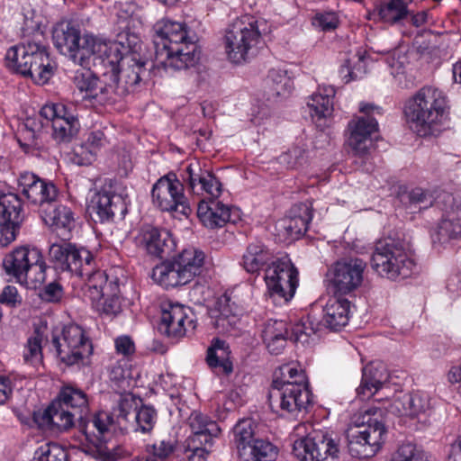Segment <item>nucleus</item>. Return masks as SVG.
Here are the masks:
<instances>
[{
    "label": "nucleus",
    "instance_id": "obj_18",
    "mask_svg": "<svg viewBox=\"0 0 461 461\" xmlns=\"http://www.w3.org/2000/svg\"><path fill=\"white\" fill-rule=\"evenodd\" d=\"M189 425L194 436L189 438L188 446L184 450V458L186 461H204L208 451L198 447L196 442L211 444L212 437H217L221 429L215 421L198 412L190 415Z\"/></svg>",
    "mask_w": 461,
    "mask_h": 461
},
{
    "label": "nucleus",
    "instance_id": "obj_6",
    "mask_svg": "<svg viewBox=\"0 0 461 461\" xmlns=\"http://www.w3.org/2000/svg\"><path fill=\"white\" fill-rule=\"evenodd\" d=\"M447 109V97L437 88L425 86L408 100L404 114L410 128L420 136L431 134L432 127L441 122Z\"/></svg>",
    "mask_w": 461,
    "mask_h": 461
},
{
    "label": "nucleus",
    "instance_id": "obj_21",
    "mask_svg": "<svg viewBox=\"0 0 461 461\" xmlns=\"http://www.w3.org/2000/svg\"><path fill=\"white\" fill-rule=\"evenodd\" d=\"M87 211L95 221L104 223L112 221L116 212L123 213L126 207L123 197L117 194L116 188L105 185L93 195Z\"/></svg>",
    "mask_w": 461,
    "mask_h": 461
},
{
    "label": "nucleus",
    "instance_id": "obj_54",
    "mask_svg": "<svg viewBox=\"0 0 461 461\" xmlns=\"http://www.w3.org/2000/svg\"><path fill=\"white\" fill-rule=\"evenodd\" d=\"M253 461H274L277 455L278 449L270 441L259 438L255 442Z\"/></svg>",
    "mask_w": 461,
    "mask_h": 461
},
{
    "label": "nucleus",
    "instance_id": "obj_50",
    "mask_svg": "<svg viewBox=\"0 0 461 461\" xmlns=\"http://www.w3.org/2000/svg\"><path fill=\"white\" fill-rule=\"evenodd\" d=\"M365 59L366 53L357 51L344 60V63L340 68V74L342 75L346 83L355 79L357 77V71H365Z\"/></svg>",
    "mask_w": 461,
    "mask_h": 461
},
{
    "label": "nucleus",
    "instance_id": "obj_59",
    "mask_svg": "<svg viewBox=\"0 0 461 461\" xmlns=\"http://www.w3.org/2000/svg\"><path fill=\"white\" fill-rule=\"evenodd\" d=\"M152 456L154 459L165 460L175 450V441L162 439L158 443L151 446Z\"/></svg>",
    "mask_w": 461,
    "mask_h": 461
},
{
    "label": "nucleus",
    "instance_id": "obj_11",
    "mask_svg": "<svg viewBox=\"0 0 461 461\" xmlns=\"http://www.w3.org/2000/svg\"><path fill=\"white\" fill-rule=\"evenodd\" d=\"M50 342L58 357L68 366L77 364L93 353L91 341L77 324H68L60 330H54Z\"/></svg>",
    "mask_w": 461,
    "mask_h": 461
},
{
    "label": "nucleus",
    "instance_id": "obj_32",
    "mask_svg": "<svg viewBox=\"0 0 461 461\" xmlns=\"http://www.w3.org/2000/svg\"><path fill=\"white\" fill-rule=\"evenodd\" d=\"M56 401L78 415L80 431L82 432V427L90 422V420L86 421L84 420L89 411V402L86 393L78 387L65 385L60 389Z\"/></svg>",
    "mask_w": 461,
    "mask_h": 461
},
{
    "label": "nucleus",
    "instance_id": "obj_39",
    "mask_svg": "<svg viewBox=\"0 0 461 461\" xmlns=\"http://www.w3.org/2000/svg\"><path fill=\"white\" fill-rule=\"evenodd\" d=\"M273 258V254L262 242L255 241L247 247L241 264L247 272L255 274L264 267L270 266Z\"/></svg>",
    "mask_w": 461,
    "mask_h": 461
},
{
    "label": "nucleus",
    "instance_id": "obj_7",
    "mask_svg": "<svg viewBox=\"0 0 461 461\" xmlns=\"http://www.w3.org/2000/svg\"><path fill=\"white\" fill-rule=\"evenodd\" d=\"M5 59L9 68L31 77L39 85L47 83L54 73L46 46L36 41L10 48Z\"/></svg>",
    "mask_w": 461,
    "mask_h": 461
},
{
    "label": "nucleus",
    "instance_id": "obj_58",
    "mask_svg": "<svg viewBox=\"0 0 461 461\" xmlns=\"http://www.w3.org/2000/svg\"><path fill=\"white\" fill-rule=\"evenodd\" d=\"M63 295V287L57 281L48 284L41 293V299L49 303H59L61 301Z\"/></svg>",
    "mask_w": 461,
    "mask_h": 461
},
{
    "label": "nucleus",
    "instance_id": "obj_8",
    "mask_svg": "<svg viewBox=\"0 0 461 461\" xmlns=\"http://www.w3.org/2000/svg\"><path fill=\"white\" fill-rule=\"evenodd\" d=\"M204 259L202 250L185 249L172 259L155 267L152 279L166 288L185 285L202 273Z\"/></svg>",
    "mask_w": 461,
    "mask_h": 461
},
{
    "label": "nucleus",
    "instance_id": "obj_42",
    "mask_svg": "<svg viewBox=\"0 0 461 461\" xmlns=\"http://www.w3.org/2000/svg\"><path fill=\"white\" fill-rule=\"evenodd\" d=\"M94 261L91 264L92 269L85 267V272L89 271V274H84L83 276H87L86 295L89 297L92 302L101 300L104 295H108L110 291L107 276L103 271H94Z\"/></svg>",
    "mask_w": 461,
    "mask_h": 461
},
{
    "label": "nucleus",
    "instance_id": "obj_44",
    "mask_svg": "<svg viewBox=\"0 0 461 461\" xmlns=\"http://www.w3.org/2000/svg\"><path fill=\"white\" fill-rule=\"evenodd\" d=\"M157 420L156 410L148 405L138 406L133 420L131 421L130 431L149 433Z\"/></svg>",
    "mask_w": 461,
    "mask_h": 461
},
{
    "label": "nucleus",
    "instance_id": "obj_63",
    "mask_svg": "<svg viewBox=\"0 0 461 461\" xmlns=\"http://www.w3.org/2000/svg\"><path fill=\"white\" fill-rule=\"evenodd\" d=\"M294 334L296 336V340L301 341L303 343L307 342L308 339L315 334V330L312 327V323L309 322V325L306 323L296 325L294 329Z\"/></svg>",
    "mask_w": 461,
    "mask_h": 461
},
{
    "label": "nucleus",
    "instance_id": "obj_57",
    "mask_svg": "<svg viewBox=\"0 0 461 461\" xmlns=\"http://www.w3.org/2000/svg\"><path fill=\"white\" fill-rule=\"evenodd\" d=\"M411 206H418L419 209L428 208L433 203V197L429 192L415 187L406 194L405 196Z\"/></svg>",
    "mask_w": 461,
    "mask_h": 461
},
{
    "label": "nucleus",
    "instance_id": "obj_53",
    "mask_svg": "<svg viewBox=\"0 0 461 461\" xmlns=\"http://www.w3.org/2000/svg\"><path fill=\"white\" fill-rule=\"evenodd\" d=\"M32 461H68V453L58 444H47L36 451Z\"/></svg>",
    "mask_w": 461,
    "mask_h": 461
},
{
    "label": "nucleus",
    "instance_id": "obj_46",
    "mask_svg": "<svg viewBox=\"0 0 461 461\" xmlns=\"http://www.w3.org/2000/svg\"><path fill=\"white\" fill-rule=\"evenodd\" d=\"M110 291L101 300L95 301L97 310L105 315L113 316L121 312L119 285L117 281L109 282Z\"/></svg>",
    "mask_w": 461,
    "mask_h": 461
},
{
    "label": "nucleus",
    "instance_id": "obj_10",
    "mask_svg": "<svg viewBox=\"0 0 461 461\" xmlns=\"http://www.w3.org/2000/svg\"><path fill=\"white\" fill-rule=\"evenodd\" d=\"M3 267L6 275L17 282L30 284L33 287L41 285L46 279L47 265L37 249L16 248L4 258Z\"/></svg>",
    "mask_w": 461,
    "mask_h": 461
},
{
    "label": "nucleus",
    "instance_id": "obj_56",
    "mask_svg": "<svg viewBox=\"0 0 461 461\" xmlns=\"http://www.w3.org/2000/svg\"><path fill=\"white\" fill-rule=\"evenodd\" d=\"M279 161L287 168H297L306 163L305 149L298 146L293 147L279 157Z\"/></svg>",
    "mask_w": 461,
    "mask_h": 461
},
{
    "label": "nucleus",
    "instance_id": "obj_51",
    "mask_svg": "<svg viewBox=\"0 0 461 461\" xmlns=\"http://www.w3.org/2000/svg\"><path fill=\"white\" fill-rule=\"evenodd\" d=\"M256 424L248 419L240 420L233 429L236 448H241L243 455H246L243 444L256 437Z\"/></svg>",
    "mask_w": 461,
    "mask_h": 461
},
{
    "label": "nucleus",
    "instance_id": "obj_30",
    "mask_svg": "<svg viewBox=\"0 0 461 461\" xmlns=\"http://www.w3.org/2000/svg\"><path fill=\"white\" fill-rule=\"evenodd\" d=\"M361 384L357 389L361 400L369 399L389 379L385 366L382 363H370L363 367Z\"/></svg>",
    "mask_w": 461,
    "mask_h": 461
},
{
    "label": "nucleus",
    "instance_id": "obj_36",
    "mask_svg": "<svg viewBox=\"0 0 461 461\" xmlns=\"http://www.w3.org/2000/svg\"><path fill=\"white\" fill-rule=\"evenodd\" d=\"M334 95L335 89L332 86H324L309 97L307 105L312 111V116L316 118L318 127L324 128L326 119L332 114Z\"/></svg>",
    "mask_w": 461,
    "mask_h": 461
},
{
    "label": "nucleus",
    "instance_id": "obj_62",
    "mask_svg": "<svg viewBox=\"0 0 461 461\" xmlns=\"http://www.w3.org/2000/svg\"><path fill=\"white\" fill-rule=\"evenodd\" d=\"M18 292L14 286L7 285L0 294V303L14 307L17 303Z\"/></svg>",
    "mask_w": 461,
    "mask_h": 461
},
{
    "label": "nucleus",
    "instance_id": "obj_29",
    "mask_svg": "<svg viewBox=\"0 0 461 461\" xmlns=\"http://www.w3.org/2000/svg\"><path fill=\"white\" fill-rule=\"evenodd\" d=\"M42 219L51 230L60 239L70 240L71 231L75 228V217L72 210L66 205H57L47 212L41 209Z\"/></svg>",
    "mask_w": 461,
    "mask_h": 461
},
{
    "label": "nucleus",
    "instance_id": "obj_3",
    "mask_svg": "<svg viewBox=\"0 0 461 461\" xmlns=\"http://www.w3.org/2000/svg\"><path fill=\"white\" fill-rule=\"evenodd\" d=\"M52 41L57 50L82 68L90 66L92 55L114 53L121 42L105 41L93 35L81 36L80 26L71 20H62L52 28Z\"/></svg>",
    "mask_w": 461,
    "mask_h": 461
},
{
    "label": "nucleus",
    "instance_id": "obj_48",
    "mask_svg": "<svg viewBox=\"0 0 461 461\" xmlns=\"http://www.w3.org/2000/svg\"><path fill=\"white\" fill-rule=\"evenodd\" d=\"M391 461H433V459L420 447L406 443L398 447Z\"/></svg>",
    "mask_w": 461,
    "mask_h": 461
},
{
    "label": "nucleus",
    "instance_id": "obj_19",
    "mask_svg": "<svg viewBox=\"0 0 461 461\" xmlns=\"http://www.w3.org/2000/svg\"><path fill=\"white\" fill-rule=\"evenodd\" d=\"M41 117L50 122L52 138L58 143H68L78 133V119L62 104L44 105L40 111Z\"/></svg>",
    "mask_w": 461,
    "mask_h": 461
},
{
    "label": "nucleus",
    "instance_id": "obj_22",
    "mask_svg": "<svg viewBox=\"0 0 461 461\" xmlns=\"http://www.w3.org/2000/svg\"><path fill=\"white\" fill-rule=\"evenodd\" d=\"M19 188L26 199L41 209L51 205L58 197L56 185L37 175L30 172L22 174L18 180Z\"/></svg>",
    "mask_w": 461,
    "mask_h": 461
},
{
    "label": "nucleus",
    "instance_id": "obj_38",
    "mask_svg": "<svg viewBox=\"0 0 461 461\" xmlns=\"http://www.w3.org/2000/svg\"><path fill=\"white\" fill-rule=\"evenodd\" d=\"M41 419L43 424L63 431L74 426L75 420H78V415L65 407L59 401L54 400L44 411Z\"/></svg>",
    "mask_w": 461,
    "mask_h": 461
},
{
    "label": "nucleus",
    "instance_id": "obj_40",
    "mask_svg": "<svg viewBox=\"0 0 461 461\" xmlns=\"http://www.w3.org/2000/svg\"><path fill=\"white\" fill-rule=\"evenodd\" d=\"M268 98L286 97L293 89V81L287 71L280 68L269 70L266 79Z\"/></svg>",
    "mask_w": 461,
    "mask_h": 461
},
{
    "label": "nucleus",
    "instance_id": "obj_43",
    "mask_svg": "<svg viewBox=\"0 0 461 461\" xmlns=\"http://www.w3.org/2000/svg\"><path fill=\"white\" fill-rule=\"evenodd\" d=\"M208 217L212 224H204V226L213 229L222 227L227 222L235 223L240 218V213L237 208L212 200V211H210Z\"/></svg>",
    "mask_w": 461,
    "mask_h": 461
},
{
    "label": "nucleus",
    "instance_id": "obj_52",
    "mask_svg": "<svg viewBox=\"0 0 461 461\" xmlns=\"http://www.w3.org/2000/svg\"><path fill=\"white\" fill-rule=\"evenodd\" d=\"M273 380L308 384L304 371L289 364L280 366L275 372Z\"/></svg>",
    "mask_w": 461,
    "mask_h": 461
},
{
    "label": "nucleus",
    "instance_id": "obj_45",
    "mask_svg": "<svg viewBox=\"0 0 461 461\" xmlns=\"http://www.w3.org/2000/svg\"><path fill=\"white\" fill-rule=\"evenodd\" d=\"M230 298L224 296L221 298L218 304V314L215 316V326L221 328L224 331H228L230 328H233L239 321L237 307L234 309L230 304Z\"/></svg>",
    "mask_w": 461,
    "mask_h": 461
},
{
    "label": "nucleus",
    "instance_id": "obj_33",
    "mask_svg": "<svg viewBox=\"0 0 461 461\" xmlns=\"http://www.w3.org/2000/svg\"><path fill=\"white\" fill-rule=\"evenodd\" d=\"M261 336L267 350L273 355H279L289 338V326L282 320H267L263 325Z\"/></svg>",
    "mask_w": 461,
    "mask_h": 461
},
{
    "label": "nucleus",
    "instance_id": "obj_5",
    "mask_svg": "<svg viewBox=\"0 0 461 461\" xmlns=\"http://www.w3.org/2000/svg\"><path fill=\"white\" fill-rule=\"evenodd\" d=\"M373 269L391 280L410 277L416 270L411 243L403 234H390L378 240L372 255Z\"/></svg>",
    "mask_w": 461,
    "mask_h": 461
},
{
    "label": "nucleus",
    "instance_id": "obj_12",
    "mask_svg": "<svg viewBox=\"0 0 461 461\" xmlns=\"http://www.w3.org/2000/svg\"><path fill=\"white\" fill-rule=\"evenodd\" d=\"M340 439L327 431L318 430L294 441L293 454L299 461L339 459Z\"/></svg>",
    "mask_w": 461,
    "mask_h": 461
},
{
    "label": "nucleus",
    "instance_id": "obj_31",
    "mask_svg": "<svg viewBox=\"0 0 461 461\" xmlns=\"http://www.w3.org/2000/svg\"><path fill=\"white\" fill-rule=\"evenodd\" d=\"M429 406L426 396L420 393H403L393 398L386 410L397 416L417 417Z\"/></svg>",
    "mask_w": 461,
    "mask_h": 461
},
{
    "label": "nucleus",
    "instance_id": "obj_20",
    "mask_svg": "<svg viewBox=\"0 0 461 461\" xmlns=\"http://www.w3.org/2000/svg\"><path fill=\"white\" fill-rule=\"evenodd\" d=\"M375 109L378 110L379 108H375L371 104L361 105L360 112L366 115L348 123L350 135L348 142L355 156H366L373 145L371 135L377 131L378 123L375 118L369 115V113Z\"/></svg>",
    "mask_w": 461,
    "mask_h": 461
},
{
    "label": "nucleus",
    "instance_id": "obj_47",
    "mask_svg": "<svg viewBox=\"0 0 461 461\" xmlns=\"http://www.w3.org/2000/svg\"><path fill=\"white\" fill-rule=\"evenodd\" d=\"M44 330L36 328L32 336H31L25 346L23 353L24 361L35 365L41 361V343L44 339Z\"/></svg>",
    "mask_w": 461,
    "mask_h": 461
},
{
    "label": "nucleus",
    "instance_id": "obj_13",
    "mask_svg": "<svg viewBox=\"0 0 461 461\" xmlns=\"http://www.w3.org/2000/svg\"><path fill=\"white\" fill-rule=\"evenodd\" d=\"M50 244L49 248V260L53 264L56 270L70 272L77 276H83L85 267L92 269L91 264L94 260L92 253L85 248H79L76 244L68 242L69 240L60 239Z\"/></svg>",
    "mask_w": 461,
    "mask_h": 461
},
{
    "label": "nucleus",
    "instance_id": "obj_26",
    "mask_svg": "<svg viewBox=\"0 0 461 461\" xmlns=\"http://www.w3.org/2000/svg\"><path fill=\"white\" fill-rule=\"evenodd\" d=\"M183 180L194 194L204 193L213 198L221 194V184L218 178L209 170L202 168L199 162L190 163L183 175Z\"/></svg>",
    "mask_w": 461,
    "mask_h": 461
},
{
    "label": "nucleus",
    "instance_id": "obj_34",
    "mask_svg": "<svg viewBox=\"0 0 461 461\" xmlns=\"http://www.w3.org/2000/svg\"><path fill=\"white\" fill-rule=\"evenodd\" d=\"M312 218L311 205L302 203L295 204L291 209L290 216L282 220L279 225L289 239L297 240L306 232Z\"/></svg>",
    "mask_w": 461,
    "mask_h": 461
},
{
    "label": "nucleus",
    "instance_id": "obj_14",
    "mask_svg": "<svg viewBox=\"0 0 461 461\" xmlns=\"http://www.w3.org/2000/svg\"><path fill=\"white\" fill-rule=\"evenodd\" d=\"M268 402L271 408L279 407L286 413L297 417L311 404L312 393L308 384L273 380Z\"/></svg>",
    "mask_w": 461,
    "mask_h": 461
},
{
    "label": "nucleus",
    "instance_id": "obj_41",
    "mask_svg": "<svg viewBox=\"0 0 461 461\" xmlns=\"http://www.w3.org/2000/svg\"><path fill=\"white\" fill-rule=\"evenodd\" d=\"M227 348L223 340L215 339L207 349L206 362L214 372L226 375L232 372V364L227 357Z\"/></svg>",
    "mask_w": 461,
    "mask_h": 461
},
{
    "label": "nucleus",
    "instance_id": "obj_15",
    "mask_svg": "<svg viewBox=\"0 0 461 461\" xmlns=\"http://www.w3.org/2000/svg\"><path fill=\"white\" fill-rule=\"evenodd\" d=\"M366 267V263L359 258L338 260L326 274L329 289L334 294H348L356 291L363 283Z\"/></svg>",
    "mask_w": 461,
    "mask_h": 461
},
{
    "label": "nucleus",
    "instance_id": "obj_1",
    "mask_svg": "<svg viewBox=\"0 0 461 461\" xmlns=\"http://www.w3.org/2000/svg\"><path fill=\"white\" fill-rule=\"evenodd\" d=\"M126 49L120 43L113 54L106 51L105 55H92L93 64L103 70L101 78L89 70L77 71L73 79L76 86L86 92V96L100 101L114 100L133 92L149 71L147 61Z\"/></svg>",
    "mask_w": 461,
    "mask_h": 461
},
{
    "label": "nucleus",
    "instance_id": "obj_2",
    "mask_svg": "<svg viewBox=\"0 0 461 461\" xmlns=\"http://www.w3.org/2000/svg\"><path fill=\"white\" fill-rule=\"evenodd\" d=\"M137 408V400L131 394H126L120 397L112 413H95L90 422L82 427V433L86 441L83 447L84 452L95 459L113 461V447L110 446L107 438L109 427L116 423L122 431L129 432Z\"/></svg>",
    "mask_w": 461,
    "mask_h": 461
},
{
    "label": "nucleus",
    "instance_id": "obj_9",
    "mask_svg": "<svg viewBox=\"0 0 461 461\" xmlns=\"http://www.w3.org/2000/svg\"><path fill=\"white\" fill-rule=\"evenodd\" d=\"M261 33L258 21L251 16L236 20L226 31L224 37L225 52L229 60L241 64L257 55Z\"/></svg>",
    "mask_w": 461,
    "mask_h": 461
},
{
    "label": "nucleus",
    "instance_id": "obj_64",
    "mask_svg": "<svg viewBox=\"0 0 461 461\" xmlns=\"http://www.w3.org/2000/svg\"><path fill=\"white\" fill-rule=\"evenodd\" d=\"M259 438L254 437L252 438V440L246 441L243 446L245 447L246 455H243L241 452V448H237L238 456L242 461H253L254 459V448L255 442L258 440Z\"/></svg>",
    "mask_w": 461,
    "mask_h": 461
},
{
    "label": "nucleus",
    "instance_id": "obj_16",
    "mask_svg": "<svg viewBox=\"0 0 461 461\" xmlns=\"http://www.w3.org/2000/svg\"><path fill=\"white\" fill-rule=\"evenodd\" d=\"M152 200L161 211L176 212L188 216L191 208L184 194L183 184L175 174L160 177L153 185Z\"/></svg>",
    "mask_w": 461,
    "mask_h": 461
},
{
    "label": "nucleus",
    "instance_id": "obj_61",
    "mask_svg": "<svg viewBox=\"0 0 461 461\" xmlns=\"http://www.w3.org/2000/svg\"><path fill=\"white\" fill-rule=\"evenodd\" d=\"M115 348L117 353L129 356L134 352L135 346L130 337L122 336L115 339Z\"/></svg>",
    "mask_w": 461,
    "mask_h": 461
},
{
    "label": "nucleus",
    "instance_id": "obj_37",
    "mask_svg": "<svg viewBox=\"0 0 461 461\" xmlns=\"http://www.w3.org/2000/svg\"><path fill=\"white\" fill-rule=\"evenodd\" d=\"M350 302L345 298H330L324 309L322 321L331 330H339L349 320Z\"/></svg>",
    "mask_w": 461,
    "mask_h": 461
},
{
    "label": "nucleus",
    "instance_id": "obj_28",
    "mask_svg": "<svg viewBox=\"0 0 461 461\" xmlns=\"http://www.w3.org/2000/svg\"><path fill=\"white\" fill-rule=\"evenodd\" d=\"M140 243L149 255L160 258L168 255L174 249L170 234L167 230L151 226L142 228Z\"/></svg>",
    "mask_w": 461,
    "mask_h": 461
},
{
    "label": "nucleus",
    "instance_id": "obj_23",
    "mask_svg": "<svg viewBox=\"0 0 461 461\" xmlns=\"http://www.w3.org/2000/svg\"><path fill=\"white\" fill-rule=\"evenodd\" d=\"M163 57L165 59L157 60L166 69L173 70L186 69L194 66L200 59V51L194 39L187 35V40L174 43L173 45H163Z\"/></svg>",
    "mask_w": 461,
    "mask_h": 461
},
{
    "label": "nucleus",
    "instance_id": "obj_25",
    "mask_svg": "<svg viewBox=\"0 0 461 461\" xmlns=\"http://www.w3.org/2000/svg\"><path fill=\"white\" fill-rule=\"evenodd\" d=\"M195 329L193 319L188 317L186 309L178 303H168L162 309L158 331L171 339H180L186 332Z\"/></svg>",
    "mask_w": 461,
    "mask_h": 461
},
{
    "label": "nucleus",
    "instance_id": "obj_35",
    "mask_svg": "<svg viewBox=\"0 0 461 461\" xmlns=\"http://www.w3.org/2000/svg\"><path fill=\"white\" fill-rule=\"evenodd\" d=\"M412 0H378L374 14L388 24H402L409 18L408 4Z\"/></svg>",
    "mask_w": 461,
    "mask_h": 461
},
{
    "label": "nucleus",
    "instance_id": "obj_4",
    "mask_svg": "<svg viewBox=\"0 0 461 461\" xmlns=\"http://www.w3.org/2000/svg\"><path fill=\"white\" fill-rule=\"evenodd\" d=\"M387 429L379 407L355 414L346 431L348 452L352 457L370 458L385 441Z\"/></svg>",
    "mask_w": 461,
    "mask_h": 461
},
{
    "label": "nucleus",
    "instance_id": "obj_27",
    "mask_svg": "<svg viewBox=\"0 0 461 461\" xmlns=\"http://www.w3.org/2000/svg\"><path fill=\"white\" fill-rule=\"evenodd\" d=\"M156 59H163V45H173L187 40L185 25L181 23L162 20L154 26Z\"/></svg>",
    "mask_w": 461,
    "mask_h": 461
},
{
    "label": "nucleus",
    "instance_id": "obj_49",
    "mask_svg": "<svg viewBox=\"0 0 461 461\" xmlns=\"http://www.w3.org/2000/svg\"><path fill=\"white\" fill-rule=\"evenodd\" d=\"M461 238V219H444L437 229L435 239L439 243Z\"/></svg>",
    "mask_w": 461,
    "mask_h": 461
},
{
    "label": "nucleus",
    "instance_id": "obj_60",
    "mask_svg": "<svg viewBox=\"0 0 461 461\" xmlns=\"http://www.w3.org/2000/svg\"><path fill=\"white\" fill-rule=\"evenodd\" d=\"M106 142L104 134L101 131H95L88 134L86 145L90 149V154L94 155L96 149L103 147Z\"/></svg>",
    "mask_w": 461,
    "mask_h": 461
},
{
    "label": "nucleus",
    "instance_id": "obj_24",
    "mask_svg": "<svg viewBox=\"0 0 461 461\" xmlns=\"http://www.w3.org/2000/svg\"><path fill=\"white\" fill-rule=\"evenodd\" d=\"M22 203L16 194H5L0 196V243L6 246L16 238L22 221Z\"/></svg>",
    "mask_w": 461,
    "mask_h": 461
},
{
    "label": "nucleus",
    "instance_id": "obj_55",
    "mask_svg": "<svg viewBox=\"0 0 461 461\" xmlns=\"http://www.w3.org/2000/svg\"><path fill=\"white\" fill-rule=\"evenodd\" d=\"M314 27L321 29L324 32L335 30L339 23V15L332 11H323L317 13L312 20Z\"/></svg>",
    "mask_w": 461,
    "mask_h": 461
},
{
    "label": "nucleus",
    "instance_id": "obj_17",
    "mask_svg": "<svg viewBox=\"0 0 461 461\" xmlns=\"http://www.w3.org/2000/svg\"><path fill=\"white\" fill-rule=\"evenodd\" d=\"M265 281L271 297L289 302L298 285V271L289 259H278L266 268Z\"/></svg>",
    "mask_w": 461,
    "mask_h": 461
}]
</instances>
